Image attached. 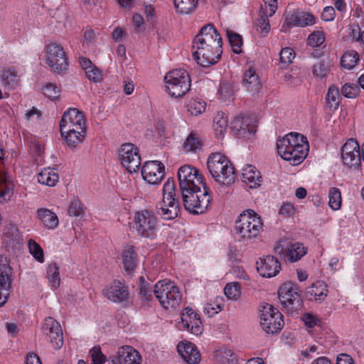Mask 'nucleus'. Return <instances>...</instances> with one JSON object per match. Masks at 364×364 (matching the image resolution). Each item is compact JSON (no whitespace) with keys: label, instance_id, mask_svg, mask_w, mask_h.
<instances>
[{"label":"nucleus","instance_id":"1","mask_svg":"<svg viewBox=\"0 0 364 364\" xmlns=\"http://www.w3.org/2000/svg\"><path fill=\"white\" fill-rule=\"evenodd\" d=\"M223 39L213 23L203 26L193 41V57L198 65L208 68L217 63L223 53Z\"/></svg>","mask_w":364,"mask_h":364},{"label":"nucleus","instance_id":"2","mask_svg":"<svg viewBox=\"0 0 364 364\" xmlns=\"http://www.w3.org/2000/svg\"><path fill=\"white\" fill-rule=\"evenodd\" d=\"M277 148L278 154L284 160L292 166H297L307 156L309 146L306 136L291 132L277 140Z\"/></svg>","mask_w":364,"mask_h":364},{"label":"nucleus","instance_id":"3","mask_svg":"<svg viewBox=\"0 0 364 364\" xmlns=\"http://www.w3.org/2000/svg\"><path fill=\"white\" fill-rule=\"evenodd\" d=\"M207 168L212 177L222 186H229L235 180V168L224 154H211L207 161Z\"/></svg>","mask_w":364,"mask_h":364},{"label":"nucleus","instance_id":"4","mask_svg":"<svg viewBox=\"0 0 364 364\" xmlns=\"http://www.w3.org/2000/svg\"><path fill=\"white\" fill-rule=\"evenodd\" d=\"M181 195L186 210L192 214H202L210 206V196L205 183L191 188Z\"/></svg>","mask_w":364,"mask_h":364},{"label":"nucleus","instance_id":"5","mask_svg":"<svg viewBox=\"0 0 364 364\" xmlns=\"http://www.w3.org/2000/svg\"><path fill=\"white\" fill-rule=\"evenodd\" d=\"M261 217L253 210L241 213L236 221L235 230L240 235V240L247 241L257 237L262 230Z\"/></svg>","mask_w":364,"mask_h":364},{"label":"nucleus","instance_id":"6","mask_svg":"<svg viewBox=\"0 0 364 364\" xmlns=\"http://www.w3.org/2000/svg\"><path fill=\"white\" fill-rule=\"evenodd\" d=\"M133 228L139 237L155 239L158 229V218L154 212L144 209L134 213Z\"/></svg>","mask_w":364,"mask_h":364},{"label":"nucleus","instance_id":"7","mask_svg":"<svg viewBox=\"0 0 364 364\" xmlns=\"http://www.w3.org/2000/svg\"><path fill=\"white\" fill-rule=\"evenodd\" d=\"M154 294L164 309H176L181 301L182 295L178 288L170 281L158 282L154 288Z\"/></svg>","mask_w":364,"mask_h":364},{"label":"nucleus","instance_id":"8","mask_svg":"<svg viewBox=\"0 0 364 364\" xmlns=\"http://www.w3.org/2000/svg\"><path fill=\"white\" fill-rule=\"evenodd\" d=\"M168 94L173 97H181L186 94L191 87V77L184 69L169 71L164 77Z\"/></svg>","mask_w":364,"mask_h":364},{"label":"nucleus","instance_id":"9","mask_svg":"<svg viewBox=\"0 0 364 364\" xmlns=\"http://www.w3.org/2000/svg\"><path fill=\"white\" fill-rule=\"evenodd\" d=\"M278 296L283 307L291 313L303 307V301L296 284L287 282L278 290Z\"/></svg>","mask_w":364,"mask_h":364},{"label":"nucleus","instance_id":"10","mask_svg":"<svg viewBox=\"0 0 364 364\" xmlns=\"http://www.w3.org/2000/svg\"><path fill=\"white\" fill-rule=\"evenodd\" d=\"M260 311V324L266 333L273 334L282 329L284 326L283 316L277 309L266 304Z\"/></svg>","mask_w":364,"mask_h":364},{"label":"nucleus","instance_id":"11","mask_svg":"<svg viewBox=\"0 0 364 364\" xmlns=\"http://www.w3.org/2000/svg\"><path fill=\"white\" fill-rule=\"evenodd\" d=\"M46 60L52 71L61 74L65 73L68 67V60L64 48L55 43L46 46Z\"/></svg>","mask_w":364,"mask_h":364},{"label":"nucleus","instance_id":"12","mask_svg":"<svg viewBox=\"0 0 364 364\" xmlns=\"http://www.w3.org/2000/svg\"><path fill=\"white\" fill-rule=\"evenodd\" d=\"M274 254L285 262H295L306 254V248L299 242L280 240L274 248Z\"/></svg>","mask_w":364,"mask_h":364},{"label":"nucleus","instance_id":"13","mask_svg":"<svg viewBox=\"0 0 364 364\" xmlns=\"http://www.w3.org/2000/svg\"><path fill=\"white\" fill-rule=\"evenodd\" d=\"M178 178L181 193H186L191 188L205 183L199 171L189 165H184L178 169Z\"/></svg>","mask_w":364,"mask_h":364},{"label":"nucleus","instance_id":"14","mask_svg":"<svg viewBox=\"0 0 364 364\" xmlns=\"http://www.w3.org/2000/svg\"><path fill=\"white\" fill-rule=\"evenodd\" d=\"M9 259L0 255V307L7 301L11 288L12 268L9 264Z\"/></svg>","mask_w":364,"mask_h":364},{"label":"nucleus","instance_id":"15","mask_svg":"<svg viewBox=\"0 0 364 364\" xmlns=\"http://www.w3.org/2000/svg\"><path fill=\"white\" fill-rule=\"evenodd\" d=\"M122 166L130 173L137 171L141 165L139 149L132 144H124L119 152Z\"/></svg>","mask_w":364,"mask_h":364},{"label":"nucleus","instance_id":"16","mask_svg":"<svg viewBox=\"0 0 364 364\" xmlns=\"http://www.w3.org/2000/svg\"><path fill=\"white\" fill-rule=\"evenodd\" d=\"M255 117L237 116L231 122V130L238 138L250 139L256 132Z\"/></svg>","mask_w":364,"mask_h":364},{"label":"nucleus","instance_id":"17","mask_svg":"<svg viewBox=\"0 0 364 364\" xmlns=\"http://www.w3.org/2000/svg\"><path fill=\"white\" fill-rule=\"evenodd\" d=\"M60 129L66 130V132L71 130L86 132L85 120L82 112L76 108L68 109L64 112L60 122Z\"/></svg>","mask_w":364,"mask_h":364},{"label":"nucleus","instance_id":"18","mask_svg":"<svg viewBox=\"0 0 364 364\" xmlns=\"http://www.w3.org/2000/svg\"><path fill=\"white\" fill-rule=\"evenodd\" d=\"M181 212L178 197L162 198L156 205V213L162 219L171 220L176 218Z\"/></svg>","mask_w":364,"mask_h":364},{"label":"nucleus","instance_id":"19","mask_svg":"<svg viewBox=\"0 0 364 364\" xmlns=\"http://www.w3.org/2000/svg\"><path fill=\"white\" fill-rule=\"evenodd\" d=\"M44 335L55 350H59L63 345V330L60 323L52 317L45 318L42 327Z\"/></svg>","mask_w":364,"mask_h":364},{"label":"nucleus","instance_id":"20","mask_svg":"<svg viewBox=\"0 0 364 364\" xmlns=\"http://www.w3.org/2000/svg\"><path fill=\"white\" fill-rule=\"evenodd\" d=\"M44 335L55 350H59L63 345V330L60 323L52 317L45 318L42 327Z\"/></svg>","mask_w":364,"mask_h":364},{"label":"nucleus","instance_id":"21","mask_svg":"<svg viewBox=\"0 0 364 364\" xmlns=\"http://www.w3.org/2000/svg\"><path fill=\"white\" fill-rule=\"evenodd\" d=\"M108 364H141L139 353L130 346L119 348L116 354L109 356Z\"/></svg>","mask_w":364,"mask_h":364},{"label":"nucleus","instance_id":"22","mask_svg":"<svg viewBox=\"0 0 364 364\" xmlns=\"http://www.w3.org/2000/svg\"><path fill=\"white\" fill-rule=\"evenodd\" d=\"M22 235L16 225L9 224L5 227L2 237V247L7 252H14L23 245Z\"/></svg>","mask_w":364,"mask_h":364},{"label":"nucleus","instance_id":"23","mask_svg":"<svg viewBox=\"0 0 364 364\" xmlns=\"http://www.w3.org/2000/svg\"><path fill=\"white\" fill-rule=\"evenodd\" d=\"M165 167L158 161H146L141 168L143 178L150 184H159L164 178Z\"/></svg>","mask_w":364,"mask_h":364},{"label":"nucleus","instance_id":"24","mask_svg":"<svg viewBox=\"0 0 364 364\" xmlns=\"http://www.w3.org/2000/svg\"><path fill=\"white\" fill-rule=\"evenodd\" d=\"M280 269V263L274 256L267 255L264 258H260L259 262H257V270L263 277H274Z\"/></svg>","mask_w":364,"mask_h":364},{"label":"nucleus","instance_id":"25","mask_svg":"<svg viewBox=\"0 0 364 364\" xmlns=\"http://www.w3.org/2000/svg\"><path fill=\"white\" fill-rule=\"evenodd\" d=\"M105 296L115 303L125 301L129 298L128 287L119 280H114L110 286L104 290Z\"/></svg>","mask_w":364,"mask_h":364},{"label":"nucleus","instance_id":"26","mask_svg":"<svg viewBox=\"0 0 364 364\" xmlns=\"http://www.w3.org/2000/svg\"><path fill=\"white\" fill-rule=\"evenodd\" d=\"M178 352L188 364H198L200 361V353L196 346L191 342H181L177 346Z\"/></svg>","mask_w":364,"mask_h":364},{"label":"nucleus","instance_id":"27","mask_svg":"<svg viewBox=\"0 0 364 364\" xmlns=\"http://www.w3.org/2000/svg\"><path fill=\"white\" fill-rule=\"evenodd\" d=\"M124 269L127 274H132L137 266L138 254L135 247L132 245H127L122 253Z\"/></svg>","mask_w":364,"mask_h":364},{"label":"nucleus","instance_id":"28","mask_svg":"<svg viewBox=\"0 0 364 364\" xmlns=\"http://www.w3.org/2000/svg\"><path fill=\"white\" fill-rule=\"evenodd\" d=\"M13 188L12 179L4 171L3 163L0 162V202L10 199L13 194Z\"/></svg>","mask_w":364,"mask_h":364},{"label":"nucleus","instance_id":"29","mask_svg":"<svg viewBox=\"0 0 364 364\" xmlns=\"http://www.w3.org/2000/svg\"><path fill=\"white\" fill-rule=\"evenodd\" d=\"M242 85L252 95L257 94L259 92L262 85L254 68H250L245 71L242 75Z\"/></svg>","mask_w":364,"mask_h":364},{"label":"nucleus","instance_id":"30","mask_svg":"<svg viewBox=\"0 0 364 364\" xmlns=\"http://www.w3.org/2000/svg\"><path fill=\"white\" fill-rule=\"evenodd\" d=\"M79 63L90 80L94 82H100L102 81V70L94 65L90 59L84 57H80Z\"/></svg>","mask_w":364,"mask_h":364},{"label":"nucleus","instance_id":"31","mask_svg":"<svg viewBox=\"0 0 364 364\" xmlns=\"http://www.w3.org/2000/svg\"><path fill=\"white\" fill-rule=\"evenodd\" d=\"M242 181L248 184L250 188L259 186L262 182L260 172L255 166L249 164L242 169Z\"/></svg>","mask_w":364,"mask_h":364},{"label":"nucleus","instance_id":"32","mask_svg":"<svg viewBox=\"0 0 364 364\" xmlns=\"http://www.w3.org/2000/svg\"><path fill=\"white\" fill-rule=\"evenodd\" d=\"M328 292L327 284L322 281H318L314 283L306 291V296L309 301H323Z\"/></svg>","mask_w":364,"mask_h":364},{"label":"nucleus","instance_id":"33","mask_svg":"<svg viewBox=\"0 0 364 364\" xmlns=\"http://www.w3.org/2000/svg\"><path fill=\"white\" fill-rule=\"evenodd\" d=\"M38 218L48 229L55 228L59 223L56 214L47 208H40L37 210Z\"/></svg>","mask_w":364,"mask_h":364},{"label":"nucleus","instance_id":"34","mask_svg":"<svg viewBox=\"0 0 364 364\" xmlns=\"http://www.w3.org/2000/svg\"><path fill=\"white\" fill-rule=\"evenodd\" d=\"M59 180V176L55 168H44L38 174V181L48 186L53 187Z\"/></svg>","mask_w":364,"mask_h":364},{"label":"nucleus","instance_id":"35","mask_svg":"<svg viewBox=\"0 0 364 364\" xmlns=\"http://www.w3.org/2000/svg\"><path fill=\"white\" fill-rule=\"evenodd\" d=\"M62 137L65 140L67 144L70 148H75L77 144L81 143L85 136V132H81L78 130H66L60 129Z\"/></svg>","mask_w":364,"mask_h":364},{"label":"nucleus","instance_id":"36","mask_svg":"<svg viewBox=\"0 0 364 364\" xmlns=\"http://www.w3.org/2000/svg\"><path fill=\"white\" fill-rule=\"evenodd\" d=\"M198 0H174L176 12L180 14H190L197 7Z\"/></svg>","mask_w":364,"mask_h":364},{"label":"nucleus","instance_id":"37","mask_svg":"<svg viewBox=\"0 0 364 364\" xmlns=\"http://www.w3.org/2000/svg\"><path fill=\"white\" fill-rule=\"evenodd\" d=\"M340 102L341 98L338 88L334 85L330 86L326 96V106L332 110H336L338 109Z\"/></svg>","mask_w":364,"mask_h":364},{"label":"nucleus","instance_id":"38","mask_svg":"<svg viewBox=\"0 0 364 364\" xmlns=\"http://www.w3.org/2000/svg\"><path fill=\"white\" fill-rule=\"evenodd\" d=\"M359 60L360 58L357 51L354 50H347L341 58V65L346 70H351L358 64Z\"/></svg>","mask_w":364,"mask_h":364},{"label":"nucleus","instance_id":"39","mask_svg":"<svg viewBox=\"0 0 364 364\" xmlns=\"http://www.w3.org/2000/svg\"><path fill=\"white\" fill-rule=\"evenodd\" d=\"M1 78L5 86L9 88H15L19 82V75L14 70H6L1 74Z\"/></svg>","mask_w":364,"mask_h":364},{"label":"nucleus","instance_id":"40","mask_svg":"<svg viewBox=\"0 0 364 364\" xmlns=\"http://www.w3.org/2000/svg\"><path fill=\"white\" fill-rule=\"evenodd\" d=\"M203 142L197 134L191 132L183 144V149L186 151H194L202 147Z\"/></svg>","mask_w":364,"mask_h":364},{"label":"nucleus","instance_id":"41","mask_svg":"<svg viewBox=\"0 0 364 364\" xmlns=\"http://www.w3.org/2000/svg\"><path fill=\"white\" fill-rule=\"evenodd\" d=\"M226 35L228 41L232 47V51L236 54L242 53V38L240 35L230 30H226Z\"/></svg>","mask_w":364,"mask_h":364},{"label":"nucleus","instance_id":"42","mask_svg":"<svg viewBox=\"0 0 364 364\" xmlns=\"http://www.w3.org/2000/svg\"><path fill=\"white\" fill-rule=\"evenodd\" d=\"M269 16V14L262 12L255 23L257 31L263 36H265L270 31Z\"/></svg>","mask_w":364,"mask_h":364},{"label":"nucleus","instance_id":"43","mask_svg":"<svg viewBox=\"0 0 364 364\" xmlns=\"http://www.w3.org/2000/svg\"><path fill=\"white\" fill-rule=\"evenodd\" d=\"M48 279L52 287L57 289L60 286L59 267L55 262L50 264L47 269Z\"/></svg>","mask_w":364,"mask_h":364},{"label":"nucleus","instance_id":"44","mask_svg":"<svg viewBox=\"0 0 364 364\" xmlns=\"http://www.w3.org/2000/svg\"><path fill=\"white\" fill-rule=\"evenodd\" d=\"M329 206L334 210H339L341 206L342 198L340 190L338 188H331L328 193Z\"/></svg>","mask_w":364,"mask_h":364},{"label":"nucleus","instance_id":"45","mask_svg":"<svg viewBox=\"0 0 364 364\" xmlns=\"http://www.w3.org/2000/svg\"><path fill=\"white\" fill-rule=\"evenodd\" d=\"M139 279L140 282L139 294L141 299L146 301H151L153 298L152 292H154L151 284L147 282L142 276Z\"/></svg>","mask_w":364,"mask_h":364},{"label":"nucleus","instance_id":"46","mask_svg":"<svg viewBox=\"0 0 364 364\" xmlns=\"http://www.w3.org/2000/svg\"><path fill=\"white\" fill-rule=\"evenodd\" d=\"M329 68V63L324 60H321L314 65L312 73L315 77L323 79L328 73Z\"/></svg>","mask_w":364,"mask_h":364},{"label":"nucleus","instance_id":"47","mask_svg":"<svg viewBox=\"0 0 364 364\" xmlns=\"http://www.w3.org/2000/svg\"><path fill=\"white\" fill-rule=\"evenodd\" d=\"M279 55L281 68L284 69L292 62L295 57V52L292 48L286 47L282 49Z\"/></svg>","mask_w":364,"mask_h":364},{"label":"nucleus","instance_id":"48","mask_svg":"<svg viewBox=\"0 0 364 364\" xmlns=\"http://www.w3.org/2000/svg\"><path fill=\"white\" fill-rule=\"evenodd\" d=\"M228 119L223 112H218L213 119V127L215 132L222 134L228 127Z\"/></svg>","mask_w":364,"mask_h":364},{"label":"nucleus","instance_id":"49","mask_svg":"<svg viewBox=\"0 0 364 364\" xmlns=\"http://www.w3.org/2000/svg\"><path fill=\"white\" fill-rule=\"evenodd\" d=\"M29 252L33 257L39 262H44V254L43 249L35 240L31 239L28 242Z\"/></svg>","mask_w":364,"mask_h":364},{"label":"nucleus","instance_id":"50","mask_svg":"<svg viewBox=\"0 0 364 364\" xmlns=\"http://www.w3.org/2000/svg\"><path fill=\"white\" fill-rule=\"evenodd\" d=\"M361 156L362 155L360 154V151L355 152V156H353L352 152H350L348 154H347V156L346 155L341 154V158L345 165L348 166L350 168H356L360 165Z\"/></svg>","mask_w":364,"mask_h":364},{"label":"nucleus","instance_id":"51","mask_svg":"<svg viewBox=\"0 0 364 364\" xmlns=\"http://www.w3.org/2000/svg\"><path fill=\"white\" fill-rule=\"evenodd\" d=\"M215 356L220 358L223 363H228V364H235L237 362L236 357L233 352L228 348H223L218 350Z\"/></svg>","mask_w":364,"mask_h":364},{"label":"nucleus","instance_id":"52","mask_svg":"<svg viewBox=\"0 0 364 364\" xmlns=\"http://www.w3.org/2000/svg\"><path fill=\"white\" fill-rule=\"evenodd\" d=\"M360 92L359 86L353 83H346L341 88L342 95L350 99L355 98Z\"/></svg>","mask_w":364,"mask_h":364},{"label":"nucleus","instance_id":"53","mask_svg":"<svg viewBox=\"0 0 364 364\" xmlns=\"http://www.w3.org/2000/svg\"><path fill=\"white\" fill-rule=\"evenodd\" d=\"M90 355L93 364H104L107 361V357L102 353L100 346H94L90 350Z\"/></svg>","mask_w":364,"mask_h":364},{"label":"nucleus","instance_id":"54","mask_svg":"<svg viewBox=\"0 0 364 364\" xmlns=\"http://www.w3.org/2000/svg\"><path fill=\"white\" fill-rule=\"evenodd\" d=\"M188 110L192 115L198 116L205 109V103L199 100H192L188 104Z\"/></svg>","mask_w":364,"mask_h":364},{"label":"nucleus","instance_id":"55","mask_svg":"<svg viewBox=\"0 0 364 364\" xmlns=\"http://www.w3.org/2000/svg\"><path fill=\"white\" fill-rule=\"evenodd\" d=\"M315 18L314 16L309 13L298 11V23L297 26L305 27L314 24Z\"/></svg>","mask_w":364,"mask_h":364},{"label":"nucleus","instance_id":"56","mask_svg":"<svg viewBox=\"0 0 364 364\" xmlns=\"http://www.w3.org/2000/svg\"><path fill=\"white\" fill-rule=\"evenodd\" d=\"M360 151V146L356 140L353 139H348L341 148V154L346 155L352 152L355 156V152Z\"/></svg>","mask_w":364,"mask_h":364},{"label":"nucleus","instance_id":"57","mask_svg":"<svg viewBox=\"0 0 364 364\" xmlns=\"http://www.w3.org/2000/svg\"><path fill=\"white\" fill-rule=\"evenodd\" d=\"M60 88L53 83H48L43 88L44 95L52 100H58L60 97Z\"/></svg>","mask_w":364,"mask_h":364},{"label":"nucleus","instance_id":"58","mask_svg":"<svg viewBox=\"0 0 364 364\" xmlns=\"http://www.w3.org/2000/svg\"><path fill=\"white\" fill-rule=\"evenodd\" d=\"M324 41V34L320 31H314L308 37V44L311 47L320 46Z\"/></svg>","mask_w":364,"mask_h":364},{"label":"nucleus","instance_id":"59","mask_svg":"<svg viewBox=\"0 0 364 364\" xmlns=\"http://www.w3.org/2000/svg\"><path fill=\"white\" fill-rule=\"evenodd\" d=\"M84 213L82 203L78 199H74L70 204L68 213L70 216L77 217Z\"/></svg>","mask_w":364,"mask_h":364},{"label":"nucleus","instance_id":"60","mask_svg":"<svg viewBox=\"0 0 364 364\" xmlns=\"http://www.w3.org/2000/svg\"><path fill=\"white\" fill-rule=\"evenodd\" d=\"M199 317L198 314H196L193 309L191 307H186L184 309L183 312L181 314V319L183 328H188V321L193 319H196Z\"/></svg>","mask_w":364,"mask_h":364},{"label":"nucleus","instance_id":"61","mask_svg":"<svg viewBox=\"0 0 364 364\" xmlns=\"http://www.w3.org/2000/svg\"><path fill=\"white\" fill-rule=\"evenodd\" d=\"M226 296L231 299H236L240 294V287L237 283H228L224 288Z\"/></svg>","mask_w":364,"mask_h":364},{"label":"nucleus","instance_id":"62","mask_svg":"<svg viewBox=\"0 0 364 364\" xmlns=\"http://www.w3.org/2000/svg\"><path fill=\"white\" fill-rule=\"evenodd\" d=\"M178 197L176 193V186L172 178H169L163 187V198Z\"/></svg>","mask_w":364,"mask_h":364},{"label":"nucleus","instance_id":"63","mask_svg":"<svg viewBox=\"0 0 364 364\" xmlns=\"http://www.w3.org/2000/svg\"><path fill=\"white\" fill-rule=\"evenodd\" d=\"M188 328H183L191 332L195 335H199L202 332V326L201 321L200 317L196 318V319H193L192 321H189L188 322Z\"/></svg>","mask_w":364,"mask_h":364},{"label":"nucleus","instance_id":"64","mask_svg":"<svg viewBox=\"0 0 364 364\" xmlns=\"http://www.w3.org/2000/svg\"><path fill=\"white\" fill-rule=\"evenodd\" d=\"M219 92L221 97L225 100L232 97L234 95V89L232 85L228 82L220 85Z\"/></svg>","mask_w":364,"mask_h":364}]
</instances>
